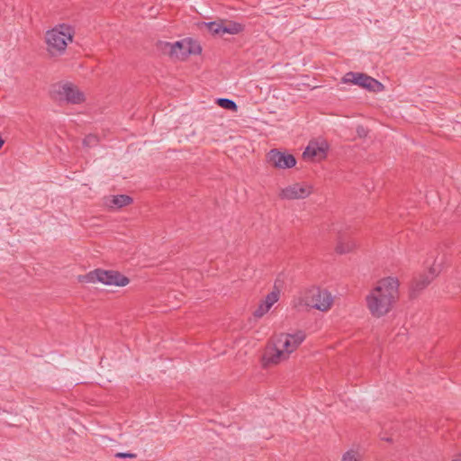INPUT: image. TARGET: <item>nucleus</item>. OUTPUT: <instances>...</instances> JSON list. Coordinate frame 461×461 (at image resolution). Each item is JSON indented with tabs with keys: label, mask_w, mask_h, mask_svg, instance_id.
I'll list each match as a JSON object with an SVG mask.
<instances>
[{
	"label": "nucleus",
	"mask_w": 461,
	"mask_h": 461,
	"mask_svg": "<svg viewBox=\"0 0 461 461\" xmlns=\"http://www.w3.org/2000/svg\"><path fill=\"white\" fill-rule=\"evenodd\" d=\"M399 297V281L395 277L381 279L366 296V306L374 317L387 314Z\"/></svg>",
	"instance_id": "f257e3e1"
},
{
	"label": "nucleus",
	"mask_w": 461,
	"mask_h": 461,
	"mask_svg": "<svg viewBox=\"0 0 461 461\" xmlns=\"http://www.w3.org/2000/svg\"><path fill=\"white\" fill-rule=\"evenodd\" d=\"M74 29L65 23L59 24L49 30L45 35L47 50L52 57L65 53L68 42L73 41Z\"/></svg>",
	"instance_id": "f03ea898"
},
{
	"label": "nucleus",
	"mask_w": 461,
	"mask_h": 461,
	"mask_svg": "<svg viewBox=\"0 0 461 461\" xmlns=\"http://www.w3.org/2000/svg\"><path fill=\"white\" fill-rule=\"evenodd\" d=\"M82 283L100 282L106 285L125 286L130 283L129 277L115 270L95 269L89 273L79 276Z\"/></svg>",
	"instance_id": "7ed1b4c3"
},
{
	"label": "nucleus",
	"mask_w": 461,
	"mask_h": 461,
	"mask_svg": "<svg viewBox=\"0 0 461 461\" xmlns=\"http://www.w3.org/2000/svg\"><path fill=\"white\" fill-rule=\"evenodd\" d=\"M300 300V304L303 303L307 307L314 308L321 312L328 311L333 303L331 294L319 287H312L307 290L303 297Z\"/></svg>",
	"instance_id": "20e7f679"
},
{
	"label": "nucleus",
	"mask_w": 461,
	"mask_h": 461,
	"mask_svg": "<svg viewBox=\"0 0 461 461\" xmlns=\"http://www.w3.org/2000/svg\"><path fill=\"white\" fill-rule=\"evenodd\" d=\"M343 82L359 86L374 93L382 92L384 88L380 81L364 73L348 72L344 76Z\"/></svg>",
	"instance_id": "39448f33"
},
{
	"label": "nucleus",
	"mask_w": 461,
	"mask_h": 461,
	"mask_svg": "<svg viewBox=\"0 0 461 461\" xmlns=\"http://www.w3.org/2000/svg\"><path fill=\"white\" fill-rule=\"evenodd\" d=\"M55 98L69 104H79L85 102V95L72 83L58 85L54 90Z\"/></svg>",
	"instance_id": "423d86ee"
},
{
	"label": "nucleus",
	"mask_w": 461,
	"mask_h": 461,
	"mask_svg": "<svg viewBox=\"0 0 461 461\" xmlns=\"http://www.w3.org/2000/svg\"><path fill=\"white\" fill-rule=\"evenodd\" d=\"M173 59L185 60L190 55H198L202 52L200 44L190 38L174 42Z\"/></svg>",
	"instance_id": "0eeeda50"
},
{
	"label": "nucleus",
	"mask_w": 461,
	"mask_h": 461,
	"mask_svg": "<svg viewBox=\"0 0 461 461\" xmlns=\"http://www.w3.org/2000/svg\"><path fill=\"white\" fill-rule=\"evenodd\" d=\"M305 337L303 330H298L294 334L282 333L275 339V341L279 348L290 355L301 345Z\"/></svg>",
	"instance_id": "6e6552de"
},
{
	"label": "nucleus",
	"mask_w": 461,
	"mask_h": 461,
	"mask_svg": "<svg viewBox=\"0 0 461 461\" xmlns=\"http://www.w3.org/2000/svg\"><path fill=\"white\" fill-rule=\"evenodd\" d=\"M312 193V187L306 184L295 183L283 188L279 197L284 200L304 199Z\"/></svg>",
	"instance_id": "1a4fd4ad"
},
{
	"label": "nucleus",
	"mask_w": 461,
	"mask_h": 461,
	"mask_svg": "<svg viewBox=\"0 0 461 461\" xmlns=\"http://www.w3.org/2000/svg\"><path fill=\"white\" fill-rule=\"evenodd\" d=\"M267 157L268 163L276 168H291L296 164L294 155L286 154L277 149H271Z\"/></svg>",
	"instance_id": "9d476101"
},
{
	"label": "nucleus",
	"mask_w": 461,
	"mask_h": 461,
	"mask_svg": "<svg viewBox=\"0 0 461 461\" xmlns=\"http://www.w3.org/2000/svg\"><path fill=\"white\" fill-rule=\"evenodd\" d=\"M438 270L436 268L435 265L429 268L428 273L419 276L414 278L411 283V296L420 293L423 289H425L434 279V277L438 275Z\"/></svg>",
	"instance_id": "9b49d317"
},
{
	"label": "nucleus",
	"mask_w": 461,
	"mask_h": 461,
	"mask_svg": "<svg viewBox=\"0 0 461 461\" xmlns=\"http://www.w3.org/2000/svg\"><path fill=\"white\" fill-rule=\"evenodd\" d=\"M288 357L289 355L279 348L277 347V343L274 340L273 345L267 347L263 356V360L265 365H276L283 360H285Z\"/></svg>",
	"instance_id": "f8f14e48"
},
{
	"label": "nucleus",
	"mask_w": 461,
	"mask_h": 461,
	"mask_svg": "<svg viewBox=\"0 0 461 461\" xmlns=\"http://www.w3.org/2000/svg\"><path fill=\"white\" fill-rule=\"evenodd\" d=\"M328 148L326 141H321V143L311 141L303 151V157L304 159L317 158L321 160L326 158Z\"/></svg>",
	"instance_id": "ddd939ff"
},
{
	"label": "nucleus",
	"mask_w": 461,
	"mask_h": 461,
	"mask_svg": "<svg viewBox=\"0 0 461 461\" xmlns=\"http://www.w3.org/2000/svg\"><path fill=\"white\" fill-rule=\"evenodd\" d=\"M356 246L357 244L353 240L340 237L336 246V252L339 254H346L352 251Z\"/></svg>",
	"instance_id": "4468645a"
},
{
	"label": "nucleus",
	"mask_w": 461,
	"mask_h": 461,
	"mask_svg": "<svg viewBox=\"0 0 461 461\" xmlns=\"http://www.w3.org/2000/svg\"><path fill=\"white\" fill-rule=\"evenodd\" d=\"M244 28L245 27L242 23L233 22V21H229V22H227L226 24H224V22L222 21L221 32H222V34L228 33V34L234 35V34H238V33L243 32Z\"/></svg>",
	"instance_id": "2eb2a0df"
},
{
	"label": "nucleus",
	"mask_w": 461,
	"mask_h": 461,
	"mask_svg": "<svg viewBox=\"0 0 461 461\" xmlns=\"http://www.w3.org/2000/svg\"><path fill=\"white\" fill-rule=\"evenodd\" d=\"M133 199L127 194L113 195L111 198V206L122 208L132 203Z\"/></svg>",
	"instance_id": "dca6fc26"
},
{
	"label": "nucleus",
	"mask_w": 461,
	"mask_h": 461,
	"mask_svg": "<svg viewBox=\"0 0 461 461\" xmlns=\"http://www.w3.org/2000/svg\"><path fill=\"white\" fill-rule=\"evenodd\" d=\"M157 50L160 51L162 54L168 56L173 59L174 56V43L158 41L156 44Z\"/></svg>",
	"instance_id": "f3484780"
},
{
	"label": "nucleus",
	"mask_w": 461,
	"mask_h": 461,
	"mask_svg": "<svg viewBox=\"0 0 461 461\" xmlns=\"http://www.w3.org/2000/svg\"><path fill=\"white\" fill-rule=\"evenodd\" d=\"M216 104L226 110L233 112H236L238 110L237 104L234 101L228 98H218Z\"/></svg>",
	"instance_id": "a211bd4d"
},
{
	"label": "nucleus",
	"mask_w": 461,
	"mask_h": 461,
	"mask_svg": "<svg viewBox=\"0 0 461 461\" xmlns=\"http://www.w3.org/2000/svg\"><path fill=\"white\" fill-rule=\"evenodd\" d=\"M204 25L208 29L212 34H222L221 28H222V20L219 22H210V23H204Z\"/></svg>",
	"instance_id": "6ab92c4d"
},
{
	"label": "nucleus",
	"mask_w": 461,
	"mask_h": 461,
	"mask_svg": "<svg viewBox=\"0 0 461 461\" xmlns=\"http://www.w3.org/2000/svg\"><path fill=\"white\" fill-rule=\"evenodd\" d=\"M99 143V138L95 134H88L83 140V145L87 148H93Z\"/></svg>",
	"instance_id": "aec40b11"
},
{
	"label": "nucleus",
	"mask_w": 461,
	"mask_h": 461,
	"mask_svg": "<svg viewBox=\"0 0 461 461\" xmlns=\"http://www.w3.org/2000/svg\"><path fill=\"white\" fill-rule=\"evenodd\" d=\"M278 298L279 291H272L266 296L264 302L272 307V305L278 301Z\"/></svg>",
	"instance_id": "412c9836"
},
{
	"label": "nucleus",
	"mask_w": 461,
	"mask_h": 461,
	"mask_svg": "<svg viewBox=\"0 0 461 461\" xmlns=\"http://www.w3.org/2000/svg\"><path fill=\"white\" fill-rule=\"evenodd\" d=\"M341 461H360L357 453L353 450L347 451L343 456Z\"/></svg>",
	"instance_id": "4be33fe9"
},
{
	"label": "nucleus",
	"mask_w": 461,
	"mask_h": 461,
	"mask_svg": "<svg viewBox=\"0 0 461 461\" xmlns=\"http://www.w3.org/2000/svg\"><path fill=\"white\" fill-rule=\"evenodd\" d=\"M267 312V311L263 307V305L261 303H259V305L258 306V308L255 310L253 315L256 317V318H261L263 317L266 313Z\"/></svg>",
	"instance_id": "5701e85b"
},
{
	"label": "nucleus",
	"mask_w": 461,
	"mask_h": 461,
	"mask_svg": "<svg viewBox=\"0 0 461 461\" xmlns=\"http://www.w3.org/2000/svg\"><path fill=\"white\" fill-rule=\"evenodd\" d=\"M137 456L134 453H124V452H118L115 454V457L117 458H135Z\"/></svg>",
	"instance_id": "b1692460"
},
{
	"label": "nucleus",
	"mask_w": 461,
	"mask_h": 461,
	"mask_svg": "<svg viewBox=\"0 0 461 461\" xmlns=\"http://www.w3.org/2000/svg\"><path fill=\"white\" fill-rule=\"evenodd\" d=\"M357 133L359 136H365L366 135L365 129L363 127H361L360 129H357Z\"/></svg>",
	"instance_id": "393cba45"
},
{
	"label": "nucleus",
	"mask_w": 461,
	"mask_h": 461,
	"mask_svg": "<svg viewBox=\"0 0 461 461\" xmlns=\"http://www.w3.org/2000/svg\"><path fill=\"white\" fill-rule=\"evenodd\" d=\"M261 304L263 305V307L268 312L271 308V306H269L267 303H266L264 301L261 303Z\"/></svg>",
	"instance_id": "a878e982"
},
{
	"label": "nucleus",
	"mask_w": 461,
	"mask_h": 461,
	"mask_svg": "<svg viewBox=\"0 0 461 461\" xmlns=\"http://www.w3.org/2000/svg\"><path fill=\"white\" fill-rule=\"evenodd\" d=\"M451 461H461V456H459L458 457H456L455 459H452Z\"/></svg>",
	"instance_id": "bb28decb"
}]
</instances>
